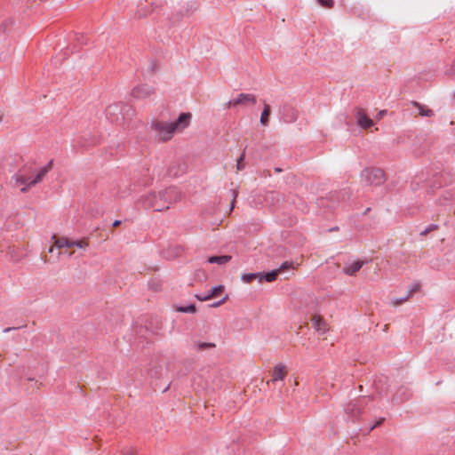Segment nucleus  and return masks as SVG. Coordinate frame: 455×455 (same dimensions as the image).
Returning a JSON list of instances; mask_svg holds the SVG:
<instances>
[{
  "label": "nucleus",
  "instance_id": "1",
  "mask_svg": "<svg viewBox=\"0 0 455 455\" xmlns=\"http://www.w3.org/2000/svg\"><path fill=\"white\" fill-rule=\"evenodd\" d=\"M192 119L190 112H182L178 118L171 123L153 121L151 128L158 132L159 140L167 141L171 140L175 132H180L189 126Z\"/></svg>",
  "mask_w": 455,
  "mask_h": 455
},
{
  "label": "nucleus",
  "instance_id": "2",
  "mask_svg": "<svg viewBox=\"0 0 455 455\" xmlns=\"http://www.w3.org/2000/svg\"><path fill=\"white\" fill-rule=\"evenodd\" d=\"M361 177L363 181L369 186H380L387 180L384 171L376 167L363 169L361 172Z\"/></svg>",
  "mask_w": 455,
  "mask_h": 455
},
{
  "label": "nucleus",
  "instance_id": "3",
  "mask_svg": "<svg viewBox=\"0 0 455 455\" xmlns=\"http://www.w3.org/2000/svg\"><path fill=\"white\" fill-rule=\"evenodd\" d=\"M142 204L146 209H153L155 212H163L169 209L168 204H164L163 200H159V193H149L142 197Z\"/></svg>",
  "mask_w": 455,
  "mask_h": 455
},
{
  "label": "nucleus",
  "instance_id": "4",
  "mask_svg": "<svg viewBox=\"0 0 455 455\" xmlns=\"http://www.w3.org/2000/svg\"><path fill=\"white\" fill-rule=\"evenodd\" d=\"M148 376L156 384H158L162 380H167L168 368L164 363L156 364L149 369Z\"/></svg>",
  "mask_w": 455,
  "mask_h": 455
},
{
  "label": "nucleus",
  "instance_id": "5",
  "mask_svg": "<svg viewBox=\"0 0 455 455\" xmlns=\"http://www.w3.org/2000/svg\"><path fill=\"white\" fill-rule=\"evenodd\" d=\"M156 89L148 84H140L132 90V96L138 100H144L155 94Z\"/></svg>",
  "mask_w": 455,
  "mask_h": 455
},
{
  "label": "nucleus",
  "instance_id": "6",
  "mask_svg": "<svg viewBox=\"0 0 455 455\" xmlns=\"http://www.w3.org/2000/svg\"><path fill=\"white\" fill-rule=\"evenodd\" d=\"M256 96L251 93H240L236 99L229 100L226 104V108H230L231 107L238 106V105H246L256 103Z\"/></svg>",
  "mask_w": 455,
  "mask_h": 455
},
{
  "label": "nucleus",
  "instance_id": "7",
  "mask_svg": "<svg viewBox=\"0 0 455 455\" xmlns=\"http://www.w3.org/2000/svg\"><path fill=\"white\" fill-rule=\"evenodd\" d=\"M32 166L27 167L25 164L19 172L13 176L17 183L25 184L26 186L21 188L22 193H26L32 186H29L30 178L26 177L25 173L32 172Z\"/></svg>",
  "mask_w": 455,
  "mask_h": 455
},
{
  "label": "nucleus",
  "instance_id": "8",
  "mask_svg": "<svg viewBox=\"0 0 455 455\" xmlns=\"http://www.w3.org/2000/svg\"><path fill=\"white\" fill-rule=\"evenodd\" d=\"M159 200H163L164 204L180 200V195L176 188L171 187L163 192H159Z\"/></svg>",
  "mask_w": 455,
  "mask_h": 455
},
{
  "label": "nucleus",
  "instance_id": "9",
  "mask_svg": "<svg viewBox=\"0 0 455 455\" xmlns=\"http://www.w3.org/2000/svg\"><path fill=\"white\" fill-rule=\"evenodd\" d=\"M270 374L271 379L267 381V385H269L270 383H275L279 380H283L288 374V371L285 365L279 363L272 369Z\"/></svg>",
  "mask_w": 455,
  "mask_h": 455
},
{
  "label": "nucleus",
  "instance_id": "10",
  "mask_svg": "<svg viewBox=\"0 0 455 455\" xmlns=\"http://www.w3.org/2000/svg\"><path fill=\"white\" fill-rule=\"evenodd\" d=\"M280 115L285 123H293L298 119V111L288 104L280 108Z\"/></svg>",
  "mask_w": 455,
  "mask_h": 455
},
{
  "label": "nucleus",
  "instance_id": "11",
  "mask_svg": "<svg viewBox=\"0 0 455 455\" xmlns=\"http://www.w3.org/2000/svg\"><path fill=\"white\" fill-rule=\"evenodd\" d=\"M126 107V105L123 104H111L108 106L105 110L106 116L111 120V122H116L119 119L118 116L122 113L123 108Z\"/></svg>",
  "mask_w": 455,
  "mask_h": 455
},
{
  "label": "nucleus",
  "instance_id": "12",
  "mask_svg": "<svg viewBox=\"0 0 455 455\" xmlns=\"http://www.w3.org/2000/svg\"><path fill=\"white\" fill-rule=\"evenodd\" d=\"M53 167V160H50L48 164L41 168L39 172L36 173L35 178L29 181V186H35L37 183L41 182L45 175L52 169Z\"/></svg>",
  "mask_w": 455,
  "mask_h": 455
},
{
  "label": "nucleus",
  "instance_id": "13",
  "mask_svg": "<svg viewBox=\"0 0 455 455\" xmlns=\"http://www.w3.org/2000/svg\"><path fill=\"white\" fill-rule=\"evenodd\" d=\"M312 325L315 331L325 333L328 330L327 323L325 320L319 315H315L312 317Z\"/></svg>",
  "mask_w": 455,
  "mask_h": 455
},
{
  "label": "nucleus",
  "instance_id": "14",
  "mask_svg": "<svg viewBox=\"0 0 455 455\" xmlns=\"http://www.w3.org/2000/svg\"><path fill=\"white\" fill-rule=\"evenodd\" d=\"M224 289L225 288L223 285H217L215 287H212L206 295L202 296L196 294L195 297L200 301H205L212 298L219 296L224 291Z\"/></svg>",
  "mask_w": 455,
  "mask_h": 455
},
{
  "label": "nucleus",
  "instance_id": "15",
  "mask_svg": "<svg viewBox=\"0 0 455 455\" xmlns=\"http://www.w3.org/2000/svg\"><path fill=\"white\" fill-rule=\"evenodd\" d=\"M356 119L357 124L363 129H368L373 125V121L363 110L357 112Z\"/></svg>",
  "mask_w": 455,
  "mask_h": 455
},
{
  "label": "nucleus",
  "instance_id": "16",
  "mask_svg": "<svg viewBox=\"0 0 455 455\" xmlns=\"http://www.w3.org/2000/svg\"><path fill=\"white\" fill-rule=\"evenodd\" d=\"M232 257L230 255L211 256L208 258L207 261L211 264L225 265L230 261Z\"/></svg>",
  "mask_w": 455,
  "mask_h": 455
},
{
  "label": "nucleus",
  "instance_id": "17",
  "mask_svg": "<svg viewBox=\"0 0 455 455\" xmlns=\"http://www.w3.org/2000/svg\"><path fill=\"white\" fill-rule=\"evenodd\" d=\"M363 263L360 260L355 261L349 266L344 268V272L348 275H354L356 272L360 270L363 267Z\"/></svg>",
  "mask_w": 455,
  "mask_h": 455
},
{
  "label": "nucleus",
  "instance_id": "18",
  "mask_svg": "<svg viewBox=\"0 0 455 455\" xmlns=\"http://www.w3.org/2000/svg\"><path fill=\"white\" fill-rule=\"evenodd\" d=\"M361 406L360 401H353L347 404L346 411L352 415H357L361 412Z\"/></svg>",
  "mask_w": 455,
  "mask_h": 455
},
{
  "label": "nucleus",
  "instance_id": "19",
  "mask_svg": "<svg viewBox=\"0 0 455 455\" xmlns=\"http://www.w3.org/2000/svg\"><path fill=\"white\" fill-rule=\"evenodd\" d=\"M412 104L418 108L419 109V114L422 116H427V117H430V116H434V111L430 108H426L425 106L421 105L420 103L417 102V101H413Z\"/></svg>",
  "mask_w": 455,
  "mask_h": 455
},
{
  "label": "nucleus",
  "instance_id": "20",
  "mask_svg": "<svg viewBox=\"0 0 455 455\" xmlns=\"http://www.w3.org/2000/svg\"><path fill=\"white\" fill-rule=\"evenodd\" d=\"M270 112H271V110H270L269 105H267V103H264V108H263L261 116H260V121H259L262 125L267 126L268 124V118L270 116Z\"/></svg>",
  "mask_w": 455,
  "mask_h": 455
},
{
  "label": "nucleus",
  "instance_id": "21",
  "mask_svg": "<svg viewBox=\"0 0 455 455\" xmlns=\"http://www.w3.org/2000/svg\"><path fill=\"white\" fill-rule=\"evenodd\" d=\"M13 25H14V20L12 18H9V19L4 20L0 24V33L7 34L10 31V29L12 28Z\"/></svg>",
  "mask_w": 455,
  "mask_h": 455
},
{
  "label": "nucleus",
  "instance_id": "22",
  "mask_svg": "<svg viewBox=\"0 0 455 455\" xmlns=\"http://www.w3.org/2000/svg\"><path fill=\"white\" fill-rule=\"evenodd\" d=\"M280 273V269H274L269 272L264 273L262 277L264 278V282H273L276 280L278 274Z\"/></svg>",
  "mask_w": 455,
  "mask_h": 455
},
{
  "label": "nucleus",
  "instance_id": "23",
  "mask_svg": "<svg viewBox=\"0 0 455 455\" xmlns=\"http://www.w3.org/2000/svg\"><path fill=\"white\" fill-rule=\"evenodd\" d=\"M245 149H243V153L240 155V156L236 160V169L237 171H242L245 168V164L243 163L244 157H245Z\"/></svg>",
  "mask_w": 455,
  "mask_h": 455
},
{
  "label": "nucleus",
  "instance_id": "24",
  "mask_svg": "<svg viewBox=\"0 0 455 455\" xmlns=\"http://www.w3.org/2000/svg\"><path fill=\"white\" fill-rule=\"evenodd\" d=\"M259 274L255 273H249V274H243L241 276V279L247 283H252L254 280H256Z\"/></svg>",
  "mask_w": 455,
  "mask_h": 455
},
{
  "label": "nucleus",
  "instance_id": "25",
  "mask_svg": "<svg viewBox=\"0 0 455 455\" xmlns=\"http://www.w3.org/2000/svg\"><path fill=\"white\" fill-rule=\"evenodd\" d=\"M177 311L181 313H195L196 308L195 304H190L187 307H178Z\"/></svg>",
  "mask_w": 455,
  "mask_h": 455
},
{
  "label": "nucleus",
  "instance_id": "26",
  "mask_svg": "<svg viewBox=\"0 0 455 455\" xmlns=\"http://www.w3.org/2000/svg\"><path fill=\"white\" fill-rule=\"evenodd\" d=\"M351 196V192L349 189H343L339 192L338 198L343 201L348 200Z\"/></svg>",
  "mask_w": 455,
  "mask_h": 455
},
{
  "label": "nucleus",
  "instance_id": "27",
  "mask_svg": "<svg viewBox=\"0 0 455 455\" xmlns=\"http://www.w3.org/2000/svg\"><path fill=\"white\" fill-rule=\"evenodd\" d=\"M159 68V64L156 60H152L148 68V72L151 75L155 74Z\"/></svg>",
  "mask_w": 455,
  "mask_h": 455
},
{
  "label": "nucleus",
  "instance_id": "28",
  "mask_svg": "<svg viewBox=\"0 0 455 455\" xmlns=\"http://www.w3.org/2000/svg\"><path fill=\"white\" fill-rule=\"evenodd\" d=\"M119 455H136V451L132 447H124L120 451Z\"/></svg>",
  "mask_w": 455,
  "mask_h": 455
},
{
  "label": "nucleus",
  "instance_id": "29",
  "mask_svg": "<svg viewBox=\"0 0 455 455\" xmlns=\"http://www.w3.org/2000/svg\"><path fill=\"white\" fill-rule=\"evenodd\" d=\"M439 228L438 225L436 224H431L427 228H425L423 231L420 232V235H426L428 233L437 230Z\"/></svg>",
  "mask_w": 455,
  "mask_h": 455
},
{
  "label": "nucleus",
  "instance_id": "30",
  "mask_svg": "<svg viewBox=\"0 0 455 455\" xmlns=\"http://www.w3.org/2000/svg\"><path fill=\"white\" fill-rule=\"evenodd\" d=\"M445 75L449 77H455V60H453L452 64L446 68Z\"/></svg>",
  "mask_w": 455,
  "mask_h": 455
},
{
  "label": "nucleus",
  "instance_id": "31",
  "mask_svg": "<svg viewBox=\"0 0 455 455\" xmlns=\"http://www.w3.org/2000/svg\"><path fill=\"white\" fill-rule=\"evenodd\" d=\"M317 3L323 6V7H325V8H332L333 5H334V1L333 0H317Z\"/></svg>",
  "mask_w": 455,
  "mask_h": 455
},
{
  "label": "nucleus",
  "instance_id": "32",
  "mask_svg": "<svg viewBox=\"0 0 455 455\" xmlns=\"http://www.w3.org/2000/svg\"><path fill=\"white\" fill-rule=\"evenodd\" d=\"M53 239H55L54 244L57 248L60 249L64 246H60L61 243H65V241H67V237H57L56 235L52 236Z\"/></svg>",
  "mask_w": 455,
  "mask_h": 455
},
{
  "label": "nucleus",
  "instance_id": "33",
  "mask_svg": "<svg viewBox=\"0 0 455 455\" xmlns=\"http://www.w3.org/2000/svg\"><path fill=\"white\" fill-rule=\"evenodd\" d=\"M291 268H293V262L285 261L280 266V267L278 269H280V273H281L284 270L291 269Z\"/></svg>",
  "mask_w": 455,
  "mask_h": 455
},
{
  "label": "nucleus",
  "instance_id": "34",
  "mask_svg": "<svg viewBox=\"0 0 455 455\" xmlns=\"http://www.w3.org/2000/svg\"><path fill=\"white\" fill-rule=\"evenodd\" d=\"M410 293L414 294L420 290V283L416 282L410 287Z\"/></svg>",
  "mask_w": 455,
  "mask_h": 455
},
{
  "label": "nucleus",
  "instance_id": "35",
  "mask_svg": "<svg viewBox=\"0 0 455 455\" xmlns=\"http://www.w3.org/2000/svg\"><path fill=\"white\" fill-rule=\"evenodd\" d=\"M405 301H407V298H405V297L399 298V299H394L392 300V305L395 307H397L399 305H402Z\"/></svg>",
  "mask_w": 455,
  "mask_h": 455
},
{
  "label": "nucleus",
  "instance_id": "36",
  "mask_svg": "<svg viewBox=\"0 0 455 455\" xmlns=\"http://www.w3.org/2000/svg\"><path fill=\"white\" fill-rule=\"evenodd\" d=\"M214 346H215L214 343H206V342L199 343L198 350H205L209 347H213Z\"/></svg>",
  "mask_w": 455,
  "mask_h": 455
},
{
  "label": "nucleus",
  "instance_id": "37",
  "mask_svg": "<svg viewBox=\"0 0 455 455\" xmlns=\"http://www.w3.org/2000/svg\"><path fill=\"white\" fill-rule=\"evenodd\" d=\"M74 246H76L78 248H84L88 246V243L85 242L84 240L74 241Z\"/></svg>",
  "mask_w": 455,
  "mask_h": 455
},
{
  "label": "nucleus",
  "instance_id": "38",
  "mask_svg": "<svg viewBox=\"0 0 455 455\" xmlns=\"http://www.w3.org/2000/svg\"><path fill=\"white\" fill-rule=\"evenodd\" d=\"M231 191H232V194H233V199H232V201L230 203V207H231V210H232L234 208V206H235V200H236V198L238 196V191L236 189H232Z\"/></svg>",
  "mask_w": 455,
  "mask_h": 455
},
{
  "label": "nucleus",
  "instance_id": "39",
  "mask_svg": "<svg viewBox=\"0 0 455 455\" xmlns=\"http://www.w3.org/2000/svg\"><path fill=\"white\" fill-rule=\"evenodd\" d=\"M228 299V296L226 295L222 299L219 300V301H216L214 302L213 304L211 305V307H220V305H222L223 303H225L227 301V299Z\"/></svg>",
  "mask_w": 455,
  "mask_h": 455
},
{
  "label": "nucleus",
  "instance_id": "40",
  "mask_svg": "<svg viewBox=\"0 0 455 455\" xmlns=\"http://www.w3.org/2000/svg\"><path fill=\"white\" fill-rule=\"evenodd\" d=\"M60 246H64L67 248L73 247L74 246V241H70L68 238H67V241H65V243H61Z\"/></svg>",
  "mask_w": 455,
  "mask_h": 455
},
{
  "label": "nucleus",
  "instance_id": "41",
  "mask_svg": "<svg viewBox=\"0 0 455 455\" xmlns=\"http://www.w3.org/2000/svg\"><path fill=\"white\" fill-rule=\"evenodd\" d=\"M384 421V418H381L380 419H379L371 427V430H372L373 428H375L376 427L379 426L380 424H382V422Z\"/></svg>",
  "mask_w": 455,
  "mask_h": 455
},
{
  "label": "nucleus",
  "instance_id": "42",
  "mask_svg": "<svg viewBox=\"0 0 455 455\" xmlns=\"http://www.w3.org/2000/svg\"><path fill=\"white\" fill-rule=\"evenodd\" d=\"M257 274H259V275H258V276H257V278H256V279H257L259 283L264 282V278L262 277V275H264V273H259V272H258Z\"/></svg>",
  "mask_w": 455,
  "mask_h": 455
},
{
  "label": "nucleus",
  "instance_id": "43",
  "mask_svg": "<svg viewBox=\"0 0 455 455\" xmlns=\"http://www.w3.org/2000/svg\"><path fill=\"white\" fill-rule=\"evenodd\" d=\"M121 223H122V220H116L113 222L112 226H113L114 228H117V227H119V226L121 225Z\"/></svg>",
  "mask_w": 455,
  "mask_h": 455
},
{
  "label": "nucleus",
  "instance_id": "44",
  "mask_svg": "<svg viewBox=\"0 0 455 455\" xmlns=\"http://www.w3.org/2000/svg\"><path fill=\"white\" fill-rule=\"evenodd\" d=\"M76 40H77L78 44H86V42L84 40L83 36L77 37Z\"/></svg>",
  "mask_w": 455,
  "mask_h": 455
},
{
  "label": "nucleus",
  "instance_id": "45",
  "mask_svg": "<svg viewBox=\"0 0 455 455\" xmlns=\"http://www.w3.org/2000/svg\"><path fill=\"white\" fill-rule=\"evenodd\" d=\"M196 275H197L199 278H201V277L205 278V275H204V271H202V270H198V271L196 272Z\"/></svg>",
  "mask_w": 455,
  "mask_h": 455
},
{
  "label": "nucleus",
  "instance_id": "46",
  "mask_svg": "<svg viewBox=\"0 0 455 455\" xmlns=\"http://www.w3.org/2000/svg\"><path fill=\"white\" fill-rule=\"evenodd\" d=\"M412 296H413V294H411L410 290H408L407 294L404 297L407 298V300H408Z\"/></svg>",
  "mask_w": 455,
  "mask_h": 455
},
{
  "label": "nucleus",
  "instance_id": "47",
  "mask_svg": "<svg viewBox=\"0 0 455 455\" xmlns=\"http://www.w3.org/2000/svg\"><path fill=\"white\" fill-rule=\"evenodd\" d=\"M168 173L169 175L177 176V172L172 173V168L169 169Z\"/></svg>",
  "mask_w": 455,
  "mask_h": 455
},
{
  "label": "nucleus",
  "instance_id": "48",
  "mask_svg": "<svg viewBox=\"0 0 455 455\" xmlns=\"http://www.w3.org/2000/svg\"><path fill=\"white\" fill-rule=\"evenodd\" d=\"M275 172L279 173V172H282L283 170L279 167H276V168H275Z\"/></svg>",
  "mask_w": 455,
  "mask_h": 455
},
{
  "label": "nucleus",
  "instance_id": "49",
  "mask_svg": "<svg viewBox=\"0 0 455 455\" xmlns=\"http://www.w3.org/2000/svg\"><path fill=\"white\" fill-rule=\"evenodd\" d=\"M15 328H6L4 330V332L10 331L11 330H14Z\"/></svg>",
  "mask_w": 455,
  "mask_h": 455
},
{
  "label": "nucleus",
  "instance_id": "50",
  "mask_svg": "<svg viewBox=\"0 0 455 455\" xmlns=\"http://www.w3.org/2000/svg\"><path fill=\"white\" fill-rule=\"evenodd\" d=\"M384 113H385V110L380 111V112H379V116H383V115H384Z\"/></svg>",
  "mask_w": 455,
  "mask_h": 455
},
{
  "label": "nucleus",
  "instance_id": "51",
  "mask_svg": "<svg viewBox=\"0 0 455 455\" xmlns=\"http://www.w3.org/2000/svg\"><path fill=\"white\" fill-rule=\"evenodd\" d=\"M369 211H370V208H367V209H366V211H365V212H364V214H366L367 212H369Z\"/></svg>",
  "mask_w": 455,
  "mask_h": 455
},
{
  "label": "nucleus",
  "instance_id": "52",
  "mask_svg": "<svg viewBox=\"0 0 455 455\" xmlns=\"http://www.w3.org/2000/svg\"><path fill=\"white\" fill-rule=\"evenodd\" d=\"M52 251H53V248H52V247H51V248L49 249V252H52Z\"/></svg>",
  "mask_w": 455,
  "mask_h": 455
},
{
  "label": "nucleus",
  "instance_id": "53",
  "mask_svg": "<svg viewBox=\"0 0 455 455\" xmlns=\"http://www.w3.org/2000/svg\"><path fill=\"white\" fill-rule=\"evenodd\" d=\"M169 387H170V384L167 385V387H165L164 391H166L167 389H169Z\"/></svg>",
  "mask_w": 455,
  "mask_h": 455
},
{
  "label": "nucleus",
  "instance_id": "54",
  "mask_svg": "<svg viewBox=\"0 0 455 455\" xmlns=\"http://www.w3.org/2000/svg\"><path fill=\"white\" fill-rule=\"evenodd\" d=\"M3 120V116H0V122Z\"/></svg>",
  "mask_w": 455,
  "mask_h": 455
}]
</instances>
